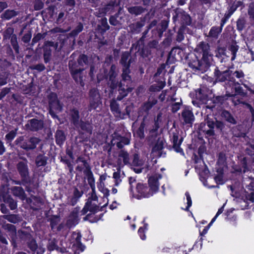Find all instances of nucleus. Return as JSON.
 <instances>
[{
	"mask_svg": "<svg viewBox=\"0 0 254 254\" xmlns=\"http://www.w3.org/2000/svg\"><path fill=\"white\" fill-rule=\"evenodd\" d=\"M182 115L186 124H191L194 120V116L192 113L188 109H185Z\"/></svg>",
	"mask_w": 254,
	"mask_h": 254,
	"instance_id": "7",
	"label": "nucleus"
},
{
	"mask_svg": "<svg viewBox=\"0 0 254 254\" xmlns=\"http://www.w3.org/2000/svg\"><path fill=\"white\" fill-rule=\"evenodd\" d=\"M122 77L123 82L130 81V76L128 75V68L126 67V69L124 70L122 74Z\"/></svg>",
	"mask_w": 254,
	"mask_h": 254,
	"instance_id": "22",
	"label": "nucleus"
},
{
	"mask_svg": "<svg viewBox=\"0 0 254 254\" xmlns=\"http://www.w3.org/2000/svg\"><path fill=\"white\" fill-rule=\"evenodd\" d=\"M185 195L186 196V199H187V206L186 208V210H188V209L189 207H190L191 206L192 201L191 199L190 196L188 192H186L185 193Z\"/></svg>",
	"mask_w": 254,
	"mask_h": 254,
	"instance_id": "24",
	"label": "nucleus"
},
{
	"mask_svg": "<svg viewBox=\"0 0 254 254\" xmlns=\"http://www.w3.org/2000/svg\"><path fill=\"white\" fill-rule=\"evenodd\" d=\"M146 229H147V225L145 224L143 228L140 227L138 231V233L140 238L142 240H144L146 239V236L144 234V231H145V230H146Z\"/></svg>",
	"mask_w": 254,
	"mask_h": 254,
	"instance_id": "20",
	"label": "nucleus"
},
{
	"mask_svg": "<svg viewBox=\"0 0 254 254\" xmlns=\"http://www.w3.org/2000/svg\"><path fill=\"white\" fill-rule=\"evenodd\" d=\"M221 32V28L213 27L210 29L209 35L210 36L212 37H217Z\"/></svg>",
	"mask_w": 254,
	"mask_h": 254,
	"instance_id": "14",
	"label": "nucleus"
},
{
	"mask_svg": "<svg viewBox=\"0 0 254 254\" xmlns=\"http://www.w3.org/2000/svg\"><path fill=\"white\" fill-rule=\"evenodd\" d=\"M159 174H155L148 179L149 187L145 184L139 183L136 187V192L134 194L138 199L149 197L157 192L159 183V180L161 179Z\"/></svg>",
	"mask_w": 254,
	"mask_h": 254,
	"instance_id": "1",
	"label": "nucleus"
},
{
	"mask_svg": "<svg viewBox=\"0 0 254 254\" xmlns=\"http://www.w3.org/2000/svg\"><path fill=\"white\" fill-rule=\"evenodd\" d=\"M16 132L15 131H11L6 135L5 137L7 140L10 141L14 138Z\"/></svg>",
	"mask_w": 254,
	"mask_h": 254,
	"instance_id": "30",
	"label": "nucleus"
},
{
	"mask_svg": "<svg viewBox=\"0 0 254 254\" xmlns=\"http://www.w3.org/2000/svg\"><path fill=\"white\" fill-rule=\"evenodd\" d=\"M234 74L238 78H241L244 76V73L242 71H235Z\"/></svg>",
	"mask_w": 254,
	"mask_h": 254,
	"instance_id": "39",
	"label": "nucleus"
},
{
	"mask_svg": "<svg viewBox=\"0 0 254 254\" xmlns=\"http://www.w3.org/2000/svg\"><path fill=\"white\" fill-rule=\"evenodd\" d=\"M110 23L111 24L115 25L116 24V21L115 20V19L113 18H111L110 19Z\"/></svg>",
	"mask_w": 254,
	"mask_h": 254,
	"instance_id": "53",
	"label": "nucleus"
},
{
	"mask_svg": "<svg viewBox=\"0 0 254 254\" xmlns=\"http://www.w3.org/2000/svg\"><path fill=\"white\" fill-rule=\"evenodd\" d=\"M18 169L21 174L25 175L26 174L27 167L24 162H20L18 163Z\"/></svg>",
	"mask_w": 254,
	"mask_h": 254,
	"instance_id": "16",
	"label": "nucleus"
},
{
	"mask_svg": "<svg viewBox=\"0 0 254 254\" xmlns=\"http://www.w3.org/2000/svg\"><path fill=\"white\" fill-rule=\"evenodd\" d=\"M117 192V190L116 189H115V188H113L112 189V192L113 193H114V194L116 193Z\"/></svg>",
	"mask_w": 254,
	"mask_h": 254,
	"instance_id": "62",
	"label": "nucleus"
},
{
	"mask_svg": "<svg viewBox=\"0 0 254 254\" xmlns=\"http://www.w3.org/2000/svg\"><path fill=\"white\" fill-rule=\"evenodd\" d=\"M210 227H209V225H208L207 227H206L203 229V231H202L203 234H206V233H207V231H208V229H209V228H210Z\"/></svg>",
	"mask_w": 254,
	"mask_h": 254,
	"instance_id": "52",
	"label": "nucleus"
},
{
	"mask_svg": "<svg viewBox=\"0 0 254 254\" xmlns=\"http://www.w3.org/2000/svg\"><path fill=\"white\" fill-rule=\"evenodd\" d=\"M87 57L85 55H81L80 56L78 59V64L80 65H83V64H86L87 62Z\"/></svg>",
	"mask_w": 254,
	"mask_h": 254,
	"instance_id": "25",
	"label": "nucleus"
},
{
	"mask_svg": "<svg viewBox=\"0 0 254 254\" xmlns=\"http://www.w3.org/2000/svg\"><path fill=\"white\" fill-rule=\"evenodd\" d=\"M129 57V54L128 52H125L123 54L121 59L122 64L127 68H128V65L127 64V61Z\"/></svg>",
	"mask_w": 254,
	"mask_h": 254,
	"instance_id": "17",
	"label": "nucleus"
},
{
	"mask_svg": "<svg viewBox=\"0 0 254 254\" xmlns=\"http://www.w3.org/2000/svg\"><path fill=\"white\" fill-rule=\"evenodd\" d=\"M37 254H43L45 251V249L42 247H37L36 251Z\"/></svg>",
	"mask_w": 254,
	"mask_h": 254,
	"instance_id": "37",
	"label": "nucleus"
},
{
	"mask_svg": "<svg viewBox=\"0 0 254 254\" xmlns=\"http://www.w3.org/2000/svg\"><path fill=\"white\" fill-rule=\"evenodd\" d=\"M223 211V206L219 208L216 214V216H218L220 214H221Z\"/></svg>",
	"mask_w": 254,
	"mask_h": 254,
	"instance_id": "49",
	"label": "nucleus"
},
{
	"mask_svg": "<svg viewBox=\"0 0 254 254\" xmlns=\"http://www.w3.org/2000/svg\"><path fill=\"white\" fill-rule=\"evenodd\" d=\"M81 237V235L77 232H73L71 235L70 243L75 254H80V253L84 250V246L80 242Z\"/></svg>",
	"mask_w": 254,
	"mask_h": 254,
	"instance_id": "2",
	"label": "nucleus"
},
{
	"mask_svg": "<svg viewBox=\"0 0 254 254\" xmlns=\"http://www.w3.org/2000/svg\"><path fill=\"white\" fill-rule=\"evenodd\" d=\"M16 204L15 203H12L10 204V208L11 209H14L16 208Z\"/></svg>",
	"mask_w": 254,
	"mask_h": 254,
	"instance_id": "59",
	"label": "nucleus"
},
{
	"mask_svg": "<svg viewBox=\"0 0 254 254\" xmlns=\"http://www.w3.org/2000/svg\"><path fill=\"white\" fill-rule=\"evenodd\" d=\"M29 248L33 251H36V249L37 247H38L35 241H32L29 245Z\"/></svg>",
	"mask_w": 254,
	"mask_h": 254,
	"instance_id": "35",
	"label": "nucleus"
},
{
	"mask_svg": "<svg viewBox=\"0 0 254 254\" xmlns=\"http://www.w3.org/2000/svg\"><path fill=\"white\" fill-rule=\"evenodd\" d=\"M135 181V180L132 178H129V184L131 185V184Z\"/></svg>",
	"mask_w": 254,
	"mask_h": 254,
	"instance_id": "60",
	"label": "nucleus"
},
{
	"mask_svg": "<svg viewBox=\"0 0 254 254\" xmlns=\"http://www.w3.org/2000/svg\"><path fill=\"white\" fill-rule=\"evenodd\" d=\"M4 152V147L0 141V155L2 154Z\"/></svg>",
	"mask_w": 254,
	"mask_h": 254,
	"instance_id": "46",
	"label": "nucleus"
},
{
	"mask_svg": "<svg viewBox=\"0 0 254 254\" xmlns=\"http://www.w3.org/2000/svg\"><path fill=\"white\" fill-rule=\"evenodd\" d=\"M216 126L217 127L221 128L223 126V125L220 122H217L216 124Z\"/></svg>",
	"mask_w": 254,
	"mask_h": 254,
	"instance_id": "57",
	"label": "nucleus"
},
{
	"mask_svg": "<svg viewBox=\"0 0 254 254\" xmlns=\"http://www.w3.org/2000/svg\"><path fill=\"white\" fill-rule=\"evenodd\" d=\"M39 142L37 138H32L28 141L25 145H23V148L26 149H31L35 148L36 144Z\"/></svg>",
	"mask_w": 254,
	"mask_h": 254,
	"instance_id": "10",
	"label": "nucleus"
},
{
	"mask_svg": "<svg viewBox=\"0 0 254 254\" xmlns=\"http://www.w3.org/2000/svg\"><path fill=\"white\" fill-rule=\"evenodd\" d=\"M209 46L207 44L201 43L199 44L198 50L202 52V61L205 63V67H208L212 59L211 55L209 54Z\"/></svg>",
	"mask_w": 254,
	"mask_h": 254,
	"instance_id": "3",
	"label": "nucleus"
},
{
	"mask_svg": "<svg viewBox=\"0 0 254 254\" xmlns=\"http://www.w3.org/2000/svg\"><path fill=\"white\" fill-rule=\"evenodd\" d=\"M15 189L19 192L20 195H22L23 194V190L20 187H16Z\"/></svg>",
	"mask_w": 254,
	"mask_h": 254,
	"instance_id": "45",
	"label": "nucleus"
},
{
	"mask_svg": "<svg viewBox=\"0 0 254 254\" xmlns=\"http://www.w3.org/2000/svg\"><path fill=\"white\" fill-rule=\"evenodd\" d=\"M215 182L218 184H223L224 183V180L222 175H219L216 176L214 178Z\"/></svg>",
	"mask_w": 254,
	"mask_h": 254,
	"instance_id": "31",
	"label": "nucleus"
},
{
	"mask_svg": "<svg viewBox=\"0 0 254 254\" xmlns=\"http://www.w3.org/2000/svg\"><path fill=\"white\" fill-rule=\"evenodd\" d=\"M89 210V211H92L91 209L89 208V206H88V203H86L85 206H84V208H83V210H84L85 211V210Z\"/></svg>",
	"mask_w": 254,
	"mask_h": 254,
	"instance_id": "58",
	"label": "nucleus"
},
{
	"mask_svg": "<svg viewBox=\"0 0 254 254\" xmlns=\"http://www.w3.org/2000/svg\"><path fill=\"white\" fill-rule=\"evenodd\" d=\"M117 206V203L116 202H113L110 206L111 209H114Z\"/></svg>",
	"mask_w": 254,
	"mask_h": 254,
	"instance_id": "50",
	"label": "nucleus"
},
{
	"mask_svg": "<svg viewBox=\"0 0 254 254\" xmlns=\"http://www.w3.org/2000/svg\"><path fill=\"white\" fill-rule=\"evenodd\" d=\"M7 4L4 2H0V12L6 7Z\"/></svg>",
	"mask_w": 254,
	"mask_h": 254,
	"instance_id": "40",
	"label": "nucleus"
},
{
	"mask_svg": "<svg viewBox=\"0 0 254 254\" xmlns=\"http://www.w3.org/2000/svg\"><path fill=\"white\" fill-rule=\"evenodd\" d=\"M56 248V245L55 244H54L52 246H50L49 245L48 246V249L50 250H54Z\"/></svg>",
	"mask_w": 254,
	"mask_h": 254,
	"instance_id": "55",
	"label": "nucleus"
},
{
	"mask_svg": "<svg viewBox=\"0 0 254 254\" xmlns=\"http://www.w3.org/2000/svg\"><path fill=\"white\" fill-rule=\"evenodd\" d=\"M174 148L176 152L183 153V150L180 147V145H177L176 147H174Z\"/></svg>",
	"mask_w": 254,
	"mask_h": 254,
	"instance_id": "43",
	"label": "nucleus"
},
{
	"mask_svg": "<svg viewBox=\"0 0 254 254\" xmlns=\"http://www.w3.org/2000/svg\"><path fill=\"white\" fill-rule=\"evenodd\" d=\"M111 142L112 145H115L116 144L119 148H122L124 145L128 144L129 140L127 137H122L115 133L112 136Z\"/></svg>",
	"mask_w": 254,
	"mask_h": 254,
	"instance_id": "5",
	"label": "nucleus"
},
{
	"mask_svg": "<svg viewBox=\"0 0 254 254\" xmlns=\"http://www.w3.org/2000/svg\"><path fill=\"white\" fill-rule=\"evenodd\" d=\"M97 187L100 191L102 192L105 195H109V190L104 187V184L103 182L101 181L97 186Z\"/></svg>",
	"mask_w": 254,
	"mask_h": 254,
	"instance_id": "19",
	"label": "nucleus"
},
{
	"mask_svg": "<svg viewBox=\"0 0 254 254\" xmlns=\"http://www.w3.org/2000/svg\"><path fill=\"white\" fill-rule=\"evenodd\" d=\"M207 126L210 128H214L215 124V123L212 122V121H210L209 120H208L207 122Z\"/></svg>",
	"mask_w": 254,
	"mask_h": 254,
	"instance_id": "41",
	"label": "nucleus"
},
{
	"mask_svg": "<svg viewBox=\"0 0 254 254\" xmlns=\"http://www.w3.org/2000/svg\"><path fill=\"white\" fill-rule=\"evenodd\" d=\"M133 165L134 166V171L137 173H139L143 170L145 169L146 166L145 164V161L142 159H139L138 155H135L133 160Z\"/></svg>",
	"mask_w": 254,
	"mask_h": 254,
	"instance_id": "6",
	"label": "nucleus"
},
{
	"mask_svg": "<svg viewBox=\"0 0 254 254\" xmlns=\"http://www.w3.org/2000/svg\"><path fill=\"white\" fill-rule=\"evenodd\" d=\"M163 148V143L162 141L158 142L154 146L152 149L153 153H156V155H158L160 154V151H161Z\"/></svg>",
	"mask_w": 254,
	"mask_h": 254,
	"instance_id": "13",
	"label": "nucleus"
},
{
	"mask_svg": "<svg viewBox=\"0 0 254 254\" xmlns=\"http://www.w3.org/2000/svg\"><path fill=\"white\" fill-rule=\"evenodd\" d=\"M249 200L251 202H254V191L251 192Z\"/></svg>",
	"mask_w": 254,
	"mask_h": 254,
	"instance_id": "47",
	"label": "nucleus"
},
{
	"mask_svg": "<svg viewBox=\"0 0 254 254\" xmlns=\"http://www.w3.org/2000/svg\"><path fill=\"white\" fill-rule=\"evenodd\" d=\"M0 240L4 244H7V242L6 240L5 239H4V238H1L0 239Z\"/></svg>",
	"mask_w": 254,
	"mask_h": 254,
	"instance_id": "61",
	"label": "nucleus"
},
{
	"mask_svg": "<svg viewBox=\"0 0 254 254\" xmlns=\"http://www.w3.org/2000/svg\"><path fill=\"white\" fill-rule=\"evenodd\" d=\"M125 86V83L121 82L120 84V91L124 92L123 96H125L127 95V93L130 92L131 89L129 87L125 88L123 86Z\"/></svg>",
	"mask_w": 254,
	"mask_h": 254,
	"instance_id": "21",
	"label": "nucleus"
},
{
	"mask_svg": "<svg viewBox=\"0 0 254 254\" xmlns=\"http://www.w3.org/2000/svg\"><path fill=\"white\" fill-rule=\"evenodd\" d=\"M30 38H31L30 36L29 35H25L23 37V41L25 42H27L29 41V40L30 39Z\"/></svg>",
	"mask_w": 254,
	"mask_h": 254,
	"instance_id": "48",
	"label": "nucleus"
},
{
	"mask_svg": "<svg viewBox=\"0 0 254 254\" xmlns=\"http://www.w3.org/2000/svg\"><path fill=\"white\" fill-rule=\"evenodd\" d=\"M6 83V81H0V85H4L5 84V83Z\"/></svg>",
	"mask_w": 254,
	"mask_h": 254,
	"instance_id": "64",
	"label": "nucleus"
},
{
	"mask_svg": "<svg viewBox=\"0 0 254 254\" xmlns=\"http://www.w3.org/2000/svg\"><path fill=\"white\" fill-rule=\"evenodd\" d=\"M217 216L215 215L213 218L211 220V222L209 223V224H208L209 225V227H210L212 224L214 223V222L216 220V218H217Z\"/></svg>",
	"mask_w": 254,
	"mask_h": 254,
	"instance_id": "51",
	"label": "nucleus"
},
{
	"mask_svg": "<svg viewBox=\"0 0 254 254\" xmlns=\"http://www.w3.org/2000/svg\"><path fill=\"white\" fill-rule=\"evenodd\" d=\"M28 125L31 129L37 130L42 127L43 123L40 121L33 119L30 120Z\"/></svg>",
	"mask_w": 254,
	"mask_h": 254,
	"instance_id": "9",
	"label": "nucleus"
},
{
	"mask_svg": "<svg viewBox=\"0 0 254 254\" xmlns=\"http://www.w3.org/2000/svg\"><path fill=\"white\" fill-rule=\"evenodd\" d=\"M54 43L51 42H47L46 44V46H54Z\"/></svg>",
	"mask_w": 254,
	"mask_h": 254,
	"instance_id": "54",
	"label": "nucleus"
},
{
	"mask_svg": "<svg viewBox=\"0 0 254 254\" xmlns=\"http://www.w3.org/2000/svg\"><path fill=\"white\" fill-rule=\"evenodd\" d=\"M222 115L224 117H225V118H226V120L228 122H229L232 124L236 123L234 118L231 116V115L230 114V113L229 112H228L227 111H224L222 113Z\"/></svg>",
	"mask_w": 254,
	"mask_h": 254,
	"instance_id": "18",
	"label": "nucleus"
},
{
	"mask_svg": "<svg viewBox=\"0 0 254 254\" xmlns=\"http://www.w3.org/2000/svg\"><path fill=\"white\" fill-rule=\"evenodd\" d=\"M56 142L60 145L63 144L65 140V136L64 132L62 130H57L56 134Z\"/></svg>",
	"mask_w": 254,
	"mask_h": 254,
	"instance_id": "11",
	"label": "nucleus"
},
{
	"mask_svg": "<svg viewBox=\"0 0 254 254\" xmlns=\"http://www.w3.org/2000/svg\"><path fill=\"white\" fill-rule=\"evenodd\" d=\"M174 145L173 146L176 147L177 145H180L182 143V140H179L178 135H174L173 137Z\"/></svg>",
	"mask_w": 254,
	"mask_h": 254,
	"instance_id": "28",
	"label": "nucleus"
},
{
	"mask_svg": "<svg viewBox=\"0 0 254 254\" xmlns=\"http://www.w3.org/2000/svg\"><path fill=\"white\" fill-rule=\"evenodd\" d=\"M249 14L251 18L254 19V4H251L248 11Z\"/></svg>",
	"mask_w": 254,
	"mask_h": 254,
	"instance_id": "29",
	"label": "nucleus"
},
{
	"mask_svg": "<svg viewBox=\"0 0 254 254\" xmlns=\"http://www.w3.org/2000/svg\"><path fill=\"white\" fill-rule=\"evenodd\" d=\"M231 50H232L233 54V56L232 58V60H234L235 58V56L234 55V54H235L237 49L234 46H232L231 47Z\"/></svg>",
	"mask_w": 254,
	"mask_h": 254,
	"instance_id": "42",
	"label": "nucleus"
},
{
	"mask_svg": "<svg viewBox=\"0 0 254 254\" xmlns=\"http://www.w3.org/2000/svg\"><path fill=\"white\" fill-rule=\"evenodd\" d=\"M180 108V104L179 103H176L172 105V111L173 112H177Z\"/></svg>",
	"mask_w": 254,
	"mask_h": 254,
	"instance_id": "33",
	"label": "nucleus"
},
{
	"mask_svg": "<svg viewBox=\"0 0 254 254\" xmlns=\"http://www.w3.org/2000/svg\"><path fill=\"white\" fill-rule=\"evenodd\" d=\"M35 68L37 70L42 71V70H44V66L42 64L37 65L35 66Z\"/></svg>",
	"mask_w": 254,
	"mask_h": 254,
	"instance_id": "44",
	"label": "nucleus"
},
{
	"mask_svg": "<svg viewBox=\"0 0 254 254\" xmlns=\"http://www.w3.org/2000/svg\"><path fill=\"white\" fill-rule=\"evenodd\" d=\"M50 113L53 118H56L53 110L60 111L61 107L55 93H51L49 96Z\"/></svg>",
	"mask_w": 254,
	"mask_h": 254,
	"instance_id": "4",
	"label": "nucleus"
},
{
	"mask_svg": "<svg viewBox=\"0 0 254 254\" xmlns=\"http://www.w3.org/2000/svg\"><path fill=\"white\" fill-rule=\"evenodd\" d=\"M49 56V54H47V53L44 54V58H45V61L46 62H48Z\"/></svg>",
	"mask_w": 254,
	"mask_h": 254,
	"instance_id": "56",
	"label": "nucleus"
},
{
	"mask_svg": "<svg viewBox=\"0 0 254 254\" xmlns=\"http://www.w3.org/2000/svg\"><path fill=\"white\" fill-rule=\"evenodd\" d=\"M136 134L140 137H143V129L141 127H140L138 129V130L136 132Z\"/></svg>",
	"mask_w": 254,
	"mask_h": 254,
	"instance_id": "38",
	"label": "nucleus"
},
{
	"mask_svg": "<svg viewBox=\"0 0 254 254\" xmlns=\"http://www.w3.org/2000/svg\"><path fill=\"white\" fill-rule=\"evenodd\" d=\"M69 65L70 68L71 73L73 77L75 79V80H78V77H80V69H74L73 67L71 66V63L69 62Z\"/></svg>",
	"mask_w": 254,
	"mask_h": 254,
	"instance_id": "12",
	"label": "nucleus"
},
{
	"mask_svg": "<svg viewBox=\"0 0 254 254\" xmlns=\"http://www.w3.org/2000/svg\"><path fill=\"white\" fill-rule=\"evenodd\" d=\"M138 9L139 8L138 7H134L130 8L128 10L130 13H133L135 14H138L139 13V11H138Z\"/></svg>",
	"mask_w": 254,
	"mask_h": 254,
	"instance_id": "36",
	"label": "nucleus"
},
{
	"mask_svg": "<svg viewBox=\"0 0 254 254\" xmlns=\"http://www.w3.org/2000/svg\"><path fill=\"white\" fill-rule=\"evenodd\" d=\"M250 185H251V187H252L253 188H254V181H252L251 182Z\"/></svg>",
	"mask_w": 254,
	"mask_h": 254,
	"instance_id": "63",
	"label": "nucleus"
},
{
	"mask_svg": "<svg viewBox=\"0 0 254 254\" xmlns=\"http://www.w3.org/2000/svg\"><path fill=\"white\" fill-rule=\"evenodd\" d=\"M15 12L14 10H6L3 14V17L8 19L15 15Z\"/></svg>",
	"mask_w": 254,
	"mask_h": 254,
	"instance_id": "23",
	"label": "nucleus"
},
{
	"mask_svg": "<svg viewBox=\"0 0 254 254\" xmlns=\"http://www.w3.org/2000/svg\"><path fill=\"white\" fill-rule=\"evenodd\" d=\"M115 77V75L114 74H112L110 76V80L112 82V88H114L116 86L117 82L116 80L114 79Z\"/></svg>",
	"mask_w": 254,
	"mask_h": 254,
	"instance_id": "34",
	"label": "nucleus"
},
{
	"mask_svg": "<svg viewBox=\"0 0 254 254\" xmlns=\"http://www.w3.org/2000/svg\"><path fill=\"white\" fill-rule=\"evenodd\" d=\"M36 164L38 166H43L46 163L45 159L42 157H38L36 160Z\"/></svg>",
	"mask_w": 254,
	"mask_h": 254,
	"instance_id": "26",
	"label": "nucleus"
},
{
	"mask_svg": "<svg viewBox=\"0 0 254 254\" xmlns=\"http://www.w3.org/2000/svg\"><path fill=\"white\" fill-rule=\"evenodd\" d=\"M71 116L73 120L74 124H75L76 122L78 121V112L77 111L74 110L71 112Z\"/></svg>",
	"mask_w": 254,
	"mask_h": 254,
	"instance_id": "27",
	"label": "nucleus"
},
{
	"mask_svg": "<svg viewBox=\"0 0 254 254\" xmlns=\"http://www.w3.org/2000/svg\"><path fill=\"white\" fill-rule=\"evenodd\" d=\"M110 106H111V110L114 113L115 115L116 116H118L120 112L118 106L117 105L115 101H112L111 103Z\"/></svg>",
	"mask_w": 254,
	"mask_h": 254,
	"instance_id": "15",
	"label": "nucleus"
},
{
	"mask_svg": "<svg viewBox=\"0 0 254 254\" xmlns=\"http://www.w3.org/2000/svg\"><path fill=\"white\" fill-rule=\"evenodd\" d=\"M82 29H83L82 25L81 24H79L77 26L76 30H75L73 31H72V35H75L77 34L78 33H79L80 32H81L82 31Z\"/></svg>",
	"mask_w": 254,
	"mask_h": 254,
	"instance_id": "32",
	"label": "nucleus"
},
{
	"mask_svg": "<svg viewBox=\"0 0 254 254\" xmlns=\"http://www.w3.org/2000/svg\"><path fill=\"white\" fill-rule=\"evenodd\" d=\"M119 157V160L120 161L119 165L120 166H123L125 164H127L129 162V158L128 154L126 151L124 150L121 151Z\"/></svg>",
	"mask_w": 254,
	"mask_h": 254,
	"instance_id": "8",
	"label": "nucleus"
}]
</instances>
